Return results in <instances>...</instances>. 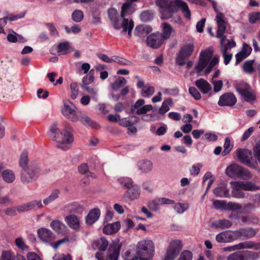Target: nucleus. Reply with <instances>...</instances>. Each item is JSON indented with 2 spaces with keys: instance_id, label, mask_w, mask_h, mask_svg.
I'll list each match as a JSON object with an SVG mask.
<instances>
[{
  "instance_id": "1",
  "label": "nucleus",
  "mask_w": 260,
  "mask_h": 260,
  "mask_svg": "<svg viewBox=\"0 0 260 260\" xmlns=\"http://www.w3.org/2000/svg\"><path fill=\"white\" fill-rule=\"evenodd\" d=\"M71 129L70 127L66 128L62 132L57 127L56 125H53L50 128V137L53 140L56 141L58 144L56 147L63 150H68L74 141L71 134Z\"/></svg>"
},
{
  "instance_id": "2",
  "label": "nucleus",
  "mask_w": 260,
  "mask_h": 260,
  "mask_svg": "<svg viewBox=\"0 0 260 260\" xmlns=\"http://www.w3.org/2000/svg\"><path fill=\"white\" fill-rule=\"evenodd\" d=\"M213 51L210 49L202 51L200 53L199 60L195 67V70L198 74L204 70L205 74H208L213 68L218 63L219 56L215 55L213 57Z\"/></svg>"
},
{
  "instance_id": "3",
  "label": "nucleus",
  "mask_w": 260,
  "mask_h": 260,
  "mask_svg": "<svg viewBox=\"0 0 260 260\" xmlns=\"http://www.w3.org/2000/svg\"><path fill=\"white\" fill-rule=\"evenodd\" d=\"M108 14L113 27L116 30L122 29L123 34L127 32L129 37H131L134 26V23L132 19L124 18L121 22L119 20V13L114 8L109 9Z\"/></svg>"
},
{
  "instance_id": "4",
  "label": "nucleus",
  "mask_w": 260,
  "mask_h": 260,
  "mask_svg": "<svg viewBox=\"0 0 260 260\" xmlns=\"http://www.w3.org/2000/svg\"><path fill=\"white\" fill-rule=\"evenodd\" d=\"M224 16L222 13H217L215 20L217 24V31L216 37L220 39L221 49H226V51L234 48L236 46V43L233 39L228 40L226 44H224L225 41V37L224 34L225 30V22L224 20Z\"/></svg>"
},
{
  "instance_id": "5",
  "label": "nucleus",
  "mask_w": 260,
  "mask_h": 260,
  "mask_svg": "<svg viewBox=\"0 0 260 260\" xmlns=\"http://www.w3.org/2000/svg\"><path fill=\"white\" fill-rule=\"evenodd\" d=\"M155 245L153 242L149 239L139 241L136 246V254L144 258L152 260L154 255Z\"/></svg>"
},
{
  "instance_id": "6",
  "label": "nucleus",
  "mask_w": 260,
  "mask_h": 260,
  "mask_svg": "<svg viewBox=\"0 0 260 260\" xmlns=\"http://www.w3.org/2000/svg\"><path fill=\"white\" fill-rule=\"evenodd\" d=\"M40 172L39 165L36 162H31L28 167L22 169L21 180L24 183L31 182L36 180Z\"/></svg>"
},
{
  "instance_id": "7",
  "label": "nucleus",
  "mask_w": 260,
  "mask_h": 260,
  "mask_svg": "<svg viewBox=\"0 0 260 260\" xmlns=\"http://www.w3.org/2000/svg\"><path fill=\"white\" fill-rule=\"evenodd\" d=\"M175 0H156L155 5L159 8L162 19H169L170 14L174 13Z\"/></svg>"
},
{
  "instance_id": "8",
  "label": "nucleus",
  "mask_w": 260,
  "mask_h": 260,
  "mask_svg": "<svg viewBox=\"0 0 260 260\" xmlns=\"http://www.w3.org/2000/svg\"><path fill=\"white\" fill-rule=\"evenodd\" d=\"M183 248L182 241L179 239L171 240L166 249L162 260H175Z\"/></svg>"
},
{
  "instance_id": "9",
  "label": "nucleus",
  "mask_w": 260,
  "mask_h": 260,
  "mask_svg": "<svg viewBox=\"0 0 260 260\" xmlns=\"http://www.w3.org/2000/svg\"><path fill=\"white\" fill-rule=\"evenodd\" d=\"M121 245L119 242H115L111 244L108 249L107 257L103 258V252H98L95 257L98 260H118Z\"/></svg>"
},
{
  "instance_id": "10",
  "label": "nucleus",
  "mask_w": 260,
  "mask_h": 260,
  "mask_svg": "<svg viewBox=\"0 0 260 260\" xmlns=\"http://www.w3.org/2000/svg\"><path fill=\"white\" fill-rule=\"evenodd\" d=\"M236 89L245 101L251 102L255 100L254 91L247 83L243 82L237 84Z\"/></svg>"
},
{
  "instance_id": "11",
  "label": "nucleus",
  "mask_w": 260,
  "mask_h": 260,
  "mask_svg": "<svg viewBox=\"0 0 260 260\" xmlns=\"http://www.w3.org/2000/svg\"><path fill=\"white\" fill-rule=\"evenodd\" d=\"M76 109L73 103L68 102L64 103L61 108V113L64 117L72 122H77L79 120V116Z\"/></svg>"
},
{
  "instance_id": "12",
  "label": "nucleus",
  "mask_w": 260,
  "mask_h": 260,
  "mask_svg": "<svg viewBox=\"0 0 260 260\" xmlns=\"http://www.w3.org/2000/svg\"><path fill=\"white\" fill-rule=\"evenodd\" d=\"M237 156L239 160L242 164L253 169L257 167L256 162L251 161V153L248 149H240L237 150Z\"/></svg>"
},
{
  "instance_id": "13",
  "label": "nucleus",
  "mask_w": 260,
  "mask_h": 260,
  "mask_svg": "<svg viewBox=\"0 0 260 260\" xmlns=\"http://www.w3.org/2000/svg\"><path fill=\"white\" fill-rule=\"evenodd\" d=\"M193 48L194 46L192 44H188L183 46L176 57V63L180 66L184 64L186 58L192 54Z\"/></svg>"
},
{
  "instance_id": "14",
  "label": "nucleus",
  "mask_w": 260,
  "mask_h": 260,
  "mask_svg": "<svg viewBox=\"0 0 260 260\" xmlns=\"http://www.w3.org/2000/svg\"><path fill=\"white\" fill-rule=\"evenodd\" d=\"M145 103L143 99H139L136 101L134 105L131 108V111L137 115L146 114L153 108L151 105H144Z\"/></svg>"
},
{
  "instance_id": "15",
  "label": "nucleus",
  "mask_w": 260,
  "mask_h": 260,
  "mask_svg": "<svg viewBox=\"0 0 260 260\" xmlns=\"http://www.w3.org/2000/svg\"><path fill=\"white\" fill-rule=\"evenodd\" d=\"M164 40L161 33L157 32L148 36L146 42L149 47L153 49H157L162 44Z\"/></svg>"
},
{
  "instance_id": "16",
  "label": "nucleus",
  "mask_w": 260,
  "mask_h": 260,
  "mask_svg": "<svg viewBox=\"0 0 260 260\" xmlns=\"http://www.w3.org/2000/svg\"><path fill=\"white\" fill-rule=\"evenodd\" d=\"M216 240L218 243L231 242L237 238V232L236 231H226L220 232L216 236Z\"/></svg>"
},
{
  "instance_id": "17",
  "label": "nucleus",
  "mask_w": 260,
  "mask_h": 260,
  "mask_svg": "<svg viewBox=\"0 0 260 260\" xmlns=\"http://www.w3.org/2000/svg\"><path fill=\"white\" fill-rule=\"evenodd\" d=\"M175 2L176 10H174V13L180 10L184 18L189 20L191 19V12L187 3L182 0H175Z\"/></svg>"
},
{
  "instance_id": "18",
  "label": "nucleus",
  "mask_w": 260,
  "mask_h": 260,
  "mask_svg": "<svg viewBox=\"0 0 260 260\" xmlns=\"http://www.w3.org/2000/svg\"><path fill=\"white\" fill-rule=\"evenodd\" d=\"M39 239L43 242L51 244L55 239L53 233L46 228H40L37 231Z\"/></svg>"
},
{
  "instance_id": "19",
  "label": "nucleus",
  "mask_w": 260,
  "mask_h": 260,
  "mask_svg": "<svg viewBox=\"0 0 260 260\" xmlns=\"http://www.w3.org/2000/svg\"><path fill=\"white\" fill-rule=\"evenodd\" d=\"M140 188L136 185H134L125 192L123 194V199L126 201H133L138 199L140 195Z\"/></svg>"
},
{
  "instance_id": "20",
  "label": "nucleus",
  "mask_w": 260,
  "mask_h": 260,
  "mask_svg": "<svg viewBox=\"0 0 260 260\" xmlns=\"http://www.w3.org/2000/svg\"><path fill=\"white\" fill-rule=\"evenodd\" d=\"M237 102L235 96L231 93L222 94L219 98L218 104L220 106H232Z\"/></svg>"
},
{
  "instance_id": "21",
  "label": "nucleus",
  "mask_w": 260,
  "mask_h": 260,
  "mask_svg": "<svg viewBox=\"0 0 260 260\" xmlns=\"http://www.w3.org/2000/svg\"><path fill=\"white\" fill-rule=\"evenodd\" d=\"M64 219L68 225L72 230L76 231L80 230L81 219L79 217L74 214H71L67 216Z\"/></svg>"
},
{
  "instance_id": "22",
  "label": "nucleus",
  "mask_w": 260,
  "mask_h": 260,
  "mask_svg": "<svg viewBox=\"0 0 260 260\" xmlns=\"http://www.w3.org/2000/svg\"><path fill=\"white\" fill-rule=\"evenodd\" d=\"M43 204L41 200H34L18 206V210L20 211H28L35 209H41Z\"/></svg>"
},
{
  "instance_id": "23",
  "label": "nucleus",
  "mask_w": 260,
  "mask_h": 260,
  "mask_svg": "<svg viewBox=\"0 0 260 260\" xmlns=\"http://www.w3.org/2000/svg\"><path fill=\"white\" fill-rule=\"evenodd\" d=\"M101 215V211L98 208H93L89 211L85 217V222L88 225H92L97 221Z\"/></svg>"
},
{
  "instance_id": "24",
  "label": "nucleus",
  "mask_w": 260,
  "mask_h": 260,
  "mask_svg": "<svg viewBox=\"0 0 260 260\" xmlns=\"http://www.w3.org/2000/svg\"><path fill=\"white\" fill-rule=\"evenodd\" d=\"M232 185V196L237 199H243L245 194L238 181H232L231 183Z\"/></svg>"
},
{
  "instance_id": "25",
  "label": "nucleus",
  "mask_w": 260,
  "mask_h": 260,
  "mask_svg": "<svg viewBox=\"0 0 260 260\" xmlns=\"http://www.w3.org/2000/svg\"><path fill=\"white\" fill-rule=\"evenodd\" d=\"M195 84L203 93H210L211 94L212 88L210 84L206 80L200 79L197 80Z\"/></svg>"
},
{
  "instance_id": "26",
  "label": "nucleus",
  "mask_w": 260,
  "mask_h": 260,
  "mask_svg": "<svg viewBox=\"0 0 260 260\" xmlns=\"http://www.w3.org/2000/svg\"><path fill=\"white\" fill-rule=\"evenodd\" d=\"M135 10V6L132 3H125L121 6V17L126 18L125 17L131 15Z\"/></svg>"
},
{
  "instance_id": "27",
  "label": "nucleus",
  "mask_w": 260,
  "mask_h": 260,
  "mask_svg": "<svg viewBox=\"0 0 260 260\" xmlns=\"http://www.w3.org/2000/svg\"><path fill=\"white\" fill-rule=\"evenodd\" d=\"M152 30L151 27L147 25H141L136 27L135 34L136 36L143 38Z\"/></svg>"
},
{
  "instance_id": "28",
  "label": "nucleus",
  "mask_w": 260,
  "mask_h": 260,
  "mask_svg": "<svg viewBox=\"0 0 260 260\" xmlns=\"http://www.w3.org/2000/svg\"><path fill=\"white\" fill-rule=\"evenodd\" d=\"M121 224L119 221L106 225L103 228V232L107 235H112L117 233L120 229Z\"/></svg>"
},
{
  "instance_id": "29",
  "label": "nucleus",
  "mask_w": 260,
  "mask_h": 260,
  "mask_svg": "<svg viewBox=\"0 0 260 260\" xmlns=\"http://www.w3.org/2000/svg\"><path fill=\"white\" fill-rule=\"evenodd\" d=\"M23 17L22 15H17L10 14L9 16L4 17L3 18L0 19V34H5L6 32L4 30V27L6 25L8 20L9 21H15L19 18H21Z\"/></svg>"
},
{
  "instance_id": "30",
  "label": "nucleus",
  "mask_w": 260,
  "mask_h": 260,
  "mask_svg": "<svg viewBox=\"0 0 260 260\" xmlns=\"http://www.w3.org/2000/svg\"><path fill=\"white\" fill-rule=\"evenodd\" d=\"M213 193L218 198H229L230 197L229 190L227 186L224 184L219 185L214 188Z\"/></svg>"
},
{
  "instance_id": "31",
  "label": "nucleus",
  "mask_w": 260,
  "mask_h": 260,
  "mask_svg": "<svg viewBox=\"0 0 260 260\" xmlns=\"http://www.w3.org/2000/svg\"><path fill=\"white\" fill-rule=\"evenodd\" d=\"M242 167L234 164L229 166L226 169V174L230 177H238Z\"/></svg>"
},
{
  "instance_id": "32",
  "label": "nucleus",
  "mask_w": 260,
  "mask_h": 260,
  "mask_svg": "<svg viewBox=\"0 0 260 260\" xmlns=\"http://www.w3.org/2000/svg\"><path fill=\"white\" fill-rule=\"evenodd\" d=\"M78 121H80L83 124L87 125L93 128H98L100 127L98 123L92 121L87 115L80 112L78 114Z\"/></svg>"
},
{
  "instance_id": "33",
  "label": "nucleus",
  "mask_w": 260,
  "mask_h": 260,
  "mask_svg": "<svg viewBox=\"0 0 260 260\" xmlns=\"http://www.w3.org/2000/svg\"><path fill=\"white\" fill-rule=\"evenodd\" d=\"M139 170L143 173L150 172L153 168L152 162L149 160H144L138 162L137 164Z\"/></svg>"
},
{
  "instance_id": "34",
  "label": "nucleus",
  "mask_w": 260,
  "mask_h": 260,
  "mask_svg": "<svg viewBox=\"0 0 260 260\" xmlns=\"http://www.w3.org/2000/svg\"><path fill=\"white\" fill-rule=\"evenodd\" d=\"M72 51V47L69 42H63L59 43L57 48V52L58 55H65L70 53Z\"/></svg>"
},
{
  "instance_id": "35",
  "label": "nucleus",
  "mask_w": 260,
  "mask_h": 260,
  "mask_svg": "<svg viewBox=\"0 0 260 260\" xmlns=\"http://www.w3.org/2000/svg\"><path fill=\"white\" fill-rule=\"evenodd\" d=\"M232 222L228 219H219L212 223V226L216 229H224L230 228Z\"/></svg>"
},
{
  "instance_id": "36",
  "label": "nucleus",
  "mask_w": 260,
  "mask_h": 260,
  "mask_svg": "<svg viewBox=\"0 0 260 260\" xmlns=\"http://www.w3.org/2000/svg\"><path fill=\"white\" fill-rule=\"evenodd\" d=\"M164 39L167 40L170 38L172 34L174 32V30L171 25L168 23H163L161 25Z\"/></svg>"
},
{
  "instance_id": "37",
  "label": "nucleus",
  "mask_w": 260,
  "mask_h": 260,
  "mask_svg": "<svg viewBox=\"0 0 260 260\" xmlns=\"http://www.w3.org/2000/svg\"><path fill=\"white\" fill-rule=\"evenodd\" d=\"M65 208L68 211L71 213H82L84 211L83 207L76 202L67 205Z\"/></svg>"
},
{
  "instance_id": "38",
  "label": "nucleus",
  "mask_w": 260,
  "mask_h": 260,
  "mask_svg": "<svg viewBox=\"0 0 260 260\" xmlns=\"http://www.w3.org/2000/svg\"><path fill=\"white\" fill-rule=\"evenodd\" d=\"M2 176L3 180L8 183L13 182L15 179V175L11 170H6L2 172Z\"/></svg>"
},
{
  "instance_id": "39",
  "label": "nucleus",
  "mask_w": 260,
  "mask_h": 260,
  "mask_svg": "<svg viewBox=\"0 0 260 260\" xmlns=\"http://www.w3.org/2000/svg\"><path fill=\"white\" fill-rule=\"evenodd\" d=\"M237 232V238L244 236L247 238H251L256 233V231L251 228L242 229L236 231Z\"/></svg>"
},
{
  "instance_id": "40",
  "label": "nucleus",
  "mask_w": 260,
  "mask_h": 260,
  "mask_svg": "<svg viewBox=\"0 0 260 260\" xmlns=\"http://www.w3.org/2000/svg\"><path fill=\"white\" fill-rule=\"evenodd\" d=\"M10 32L7 36V40L11 43H16L17 42H25V40L23 37L13 30H10Z\"/></svg>"
},
{
  "instance_id": "41",
  "label": "nucleus",
  "mask_w": 260,
  "mask_h": 260,
  "mask_svg": "<svg viewBox=\"0 0 260 260\" xmlns=\"http://www.w3.org/2000/svg\"><path fill=\"white\" fill-rule=\"evenodd\" d=\"M238 182L243 190L254 191L258 189V187L251 182L238 181Z\"/></svg>"
},
{
  "instance_id": "42",
  "label": "nucleus",
  "mask_w": 260,
  "mask_h": 260,
  "mask_svg": "<svg viewBox=\"0 0 260 260\" xmlns=\"http://www.w3.org/2000/svg\"><path fill=\"white\" fill-rule=\"evenodd\" d=\"M238 250L245 248H251L257 250L259 248L258 244L252 241H245L237 244Z\"/></svg>"
},
{
  "instance_id": "43",
  "label": "nucleus",
  "mask_w": 260,
  "mask_h": 260,
  "mask_svg": "<svg viewBox=\"0 0 260 260\" xmlns=\"http://www.w3.org/2000/svg\"><path fill=\"white\" fill-rule=\"evenodd\" d=\"M60 191L59 189L54 190L49 197L43 200V204L48 205L59 198Z\"/></svg>"
},
{
  "instance_id": "44",
  "label": "nucleus",
  "mask_w": 260,
  "mask_h": 260,
  "mask_svg": "<svg viewBox=\"0 0 260 260\" xmlns=\"http://www.w3.org/2000/svg\"><path fill=\"white\" fill-rule=\"evenodd\" d=\"M173 104V101L171 99H168L162 102L160 108L158 110V113L160 114H164L167 113L170 110V106Z\"/></svg>"
},
{
  "instance_id": "45",
  "label": "nucleus",
  "mask_w": 260,
  "mask_h": 260,
  "mask_svg": "<svg viewBox=\"0 0 260 260\" xmlns=\"http://www.w3.org/2000/svg\"><path fill=\"white\" fill-rule=\"evenodd\" d=\"M93 73L94 71L93 70H90L89 72L88 75L85 76L82 80V84L81 85V87L87 86L90 84H91L94 81L93 78Z\"/></svg>"
},
{
  "instance_id": "46",
  "label": "nucleus",
  "mask_w": 260,
  "mask_h": 260,
  "mask_svg": "<svg viewBox=\"0 0 260 260\" xmlns=\"http://www.w3.org/2000/svg\"><path fill=\"white\" fill-rule=\"evenodd\" d=\"M189 208L188 203H177L174 205V209L178 214H182Z\"/></svg>"
},
{
  "instance_id": "47",
  "label": "nucleus",
  "mask_w": 260,
  "mask_h": 260,
  "mask_svg": "<svg viewBox=\"0 0 260 260\" xmlns=\"http://www.w3.org/2000/svg\"><path fill=\"white\" fill-rule=\"evenodd\" d=\"M126 82V80L123 77H119L111 84V87L113 90L117 91Z\"/></svg>"
},
{
  "instance_id": "48",
  "label": "nucleus",
  "mask_w": 260,
  "mask_h": 260,
  "mask_svg": "<svg viewBox=\"0 0 260 260\" xmlns=\"http://www.w3.org/2000/svg\"><path fill=\"white\" fill-rule=\"evenodd\" d=\"M83 89L86 91L90 95L91 98L94 101H98V89L95 86H85L82 88Z\"/></svg>"
},
{
  "instance_id": "49",
  "label": "nucleus",
  "mask_w": 260,
  "mask_h": 260,
  "mask_svg": "<svg viewBox=\"0 0 260 260\" xmlns=\"http://www.w3.org/2000/svg\"><path fill=\"white\" fill-rule=\"evenodd\" d=\"M167 126L163 124L155 131V125H152L150 126V130L152 133L155 134L157 136H162L167 132Z\"/></svg>"
},
{
  "instance_id": "50",
  "label": "nucleus",
  "mask_w": 260,
  "mask_h": 260,
  "mask_svg": "<svg viewBox=\"0 0 260 260\" xmlns=\"http://www.w3.org/2000/svg\"><path fill=\"white\" fill-rule=\"evenodd\" d=\"M117 181L120 184L127 188H129L134 185L133 180L129 177H121L118 178Z\"/></svg>"
},
{
  "instance_id": "51",
  "label": "nucleus",
  "mask_w": 260,
  "mask_h": 260,
  "mask_svg": "<svg viewBox=\"0 0 260 260\" xmlns=\"http://www.w3.org/2000/svg\"><path fill=\"white\" fill-rule=\"evenodd\" d=\"M71 17L73 21L79 23L83 20L84 18V14L81 10H75L72 13Z\"/></svg>"
},
{
  "instance_id": "52",
  "label": "nucleus",
  "mask_w": 260,
  "mask_h": 260,
  "mask_svg": "<svg viewBox=\"0 0 260 260\" xmlns=\"http://www.w3.org/2000/svg\"><path fill=\"white\" fill-rule=\"evenodd\" d=\"M242 252L243 260H256L258 257V254L256 252L249 251Z\"/></svg>"
},
{
  "instance_id": "53",
  "label": "nucleus",
  "mask_w": 260,
  "mask_h": 260,
  "mask_svg": "<svg viewBox=\"0 0 260 260\" xmlns=\"http://www.w3.org/2000/svg\"><path fill=\"white\" fill-rule=\"evenodd\" d=\"M51 227L56 232L60 233L66 228V225L59 220H53L50 223Z\"/></svg>"
},
{
  "instance_id": "54",
  "label": "nucleus",
  "mask_w": 260,
  "mask_h": 260,
  "mask_svg": "<svg viewBox=\"0 0 260 260\" xmlns=\"http://www.w3.org/2000/svg\"><path fill=\"white\" fill-rule=\"evenodd\" d=\"M114 62L124 66H131L132 64L131 61L116 55L112 56V63Z\"/></svg>"
},
{
  "instance_id": "55",
  "label": "nucleus",
  "mask_w": 260,
  "mask_h": 260,
  "mask_svg": "<svg viewBox=\"0 0 260 260\" xmlns=\"http://www.w3.org/2000/svg\"><path fill=\"white\" fill-rule=\"evenodd\" d=\"M19 165L22 169L29 165L28 164V153L25 151H23L21 153L19 159Z\"/></svg>"
},
{
  "instance_id": "56",
  "label": "nucleus",
  "mask_w": 260,
  "mask_h": 260,
  "mask_svg": "<svg viewBox=\"0 0 260 260\" xmlns=\"http://www.w3.org/2000/svg\"><path fill=\"white\" fill-rule=\"evenodd\" d=\"M96 245L100 252H103L106 249L108 245V241L105 238H101L97 240Z\"/></svg>"
},
{
  "instance_id": "57",
  "label": "nucleus",
  "mask_w": 260,
  "mask_h": 260,
  "mask_svg": "<svg viewBox=\"0 0 260 260\" xmlns=\"http://www.w3.org/2000/svg\"><path fill=\"white\" fill-rule=\"evenodd\" d=\"M155 89L154 87L146 85L141 91V94L143 97L149 98L151 96L154 92Z\"/></svg>"
},
{
  "instance_id": "58",
  "label": "nucleus",
  "mask_w": 260,
  "mask_h": 260,
  "mask_svg": "<svg viewBox=\"0 0 260 260\" xmlns=\"http://www.w3.org/2000/svg\"><path fill=\"white\" fill-rule=\"evenodd\" d=\"M71 94L70 96L72 99L75 100L78 95L79 86L77 83L73 82L70 84Z\"/></svg>"
},
{
  "instance_id": "59",
  "label": "nucleus",
  "mask_w": 260,
  "mask_h": 260,
  "mask_svg": "<svg viewBox=\"0 0 260 260\" xmlns=\"http://www.w3.org/2000/svg\"><path fill=\"white\" fill-rule=\"evenodd\" d=\"M227 201L224 200H215L213 205L217 210H226Z\"/></svg>"
},
{
  "instance_id": "60",
  "label": "nucleus",
  "mask_w": 260,
  "mask_h": 260,
  "mask_svg": "<svg viewBox=\"0 0 260 260\" xmlns=\"http://www.w3.org/2000/svg\"><path fill=\"white\" fill-rule=\"evenodd\" d=\"M64 28L67 34H70L71 33L77 34L81 31V27L79 25L77 24H74L71 27L66 25L64 27Z\"/></svg>"
},
{
  "instance_id": "61",
  "label": "nucleus",
  "mask_w": 260,
  "mask_h": 260,
  "mask_svg": "<svg viewBox=\"0 0 260 260\" xmlns=\"http://www.w3.org/2000/svg\"><path fill=\"white\" fill-rule=\"evenodd\" d=\"M161 203L159 198L156 199L148 203L149 208L152 211H157L160 209Z\"/></svg>"
},
{
  "instance_id": "62",
  "label": "nucleus",
  "mask_w": 260,
  "mask_h": 260,
  "mask_svg": "<svg viewBox=\"0 0 260 260\" xmlns=\"http://www.w3.org/2000/svg\"><path fill=\"white\" fill-rule=\"evenodd\" d=\"M15 244L17 248L22 251L28 250V246L25 244L24 240L21 237L16 238L15 241Z\"/></svg>"
},
{
  "instance_id": "63",
  "label": "nucleus",
  "mask_w": 260,
  "mask_h": 260,
  "mask_svg": "<svg viewBox=\"0 0 260 260\" xmlns=\"http://www.w3.org/2000/svg\"><path fill=\"white\" fill-rule=\"evenodd\" d=\"M223 147L224 150L221 154L222 156H225L230 152L233 148V145L231 144L230 139L229 137L225 139Z\"/></svg>"
},
{
  "instance_id": "64",
  "label": "nucleus",
  "mask_w": 260,
  "mask_h": 260,
  "mask_svg": "<svg viewBox=\"0 0 260 260\" xmlns=\"http://www.w3.org/2000/svg\"><path fill=\"white\" fill-rule=\"evenodd\" d=\"M124 260H150L148 258H144L136 254L135 256L131 255V252L126 251L124 254Z\"/></svg>"
}]
</instances>
